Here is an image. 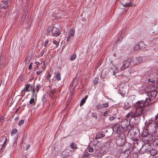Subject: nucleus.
Masks as SVG:
<instances>
[{
  "label": "nucleus",
  "mask_w": 158,
  "mask_h": 158,
  "mask_svg": "<svg viewBox=\"0 0 158 158\" xmlns=\"http://www.w3.org/2000/svg\"><path fill=\"white\" fill-rule=\"evenodd\" d=\"M102 108H106L108 107L109 106V102H107L102 104H101Z\"/></svg>",
  "instance_id": "nucleus-36"
},
{
  "label": "nucleus",
  "mask_w": 158,
  "mask_h": 158,
  "mask_svg": "<svg viewBox=\"0 0 158 158\" xmlns=\"http://www.w3.org/2000/svg\"><path fill=\"white\" fill-rule=\"evenodd\" d=\"M153 145L154 147L158 148V139H156L153 142Z\"/></svg>",
  "instance_id": "nucleus-26"
},
{
  "label": "nucleus",
  "mask_w": 158,
  "mask_h": 158,
  "mask_svg": "<svg viewBox=\"0 0 158 158\" xmlns=\"http://www.w3.org/2000/svg\"><path fill=\"white\" fill-rule=\"evenodd\" d=\"M7 140V138L5 136H4L1 138L0 139V145L2 146V148L6 145Z\"/></svg>",
  "instance_id": "nucleus-11"
},
{
  "label": "nucleus",
  "mask_w": 158,
  "mask_h": 158,
  "mask_svg": "<svg viewBox=\"0 0 158 158\" xmlns=\"http://www.w3.org/2000/svg\"><path fill=\"white\" fill-rule=\"evenodd\" d=\"M32 64H33L32 62L30 63L29 65V67H28L29 70H31V68L32 67Z\"/></svg>",
  "instance_id": "nucleus-55"
},
{
  "label": "nucleus",
  "mask_w": 158,
  "mask_h": 158,
  "mask_svg": "<svg viewBox=\"0 0 158 158\" xmlns=\"http://www.w3.org/2000/svg\"><path fill=\"white\" fill-rule=\"evenodd\" d=\"M138 156L137 154L135 153L132 155V156L130 158H138Z\"/></svg>",
  "instance_id": "nucleus-49"
},
{
  "label": "nucleus",
  "mask_w": 158,
  "mask_h": 158,
  "mask_svg": "<svg viewBox=\"0 0 158 158\" xmlns=\"http://www.w3.org/2000/svg\"><path fill=\"white\" fill-rule=\"evenodd\" d=\"M69 153L67 150H64L63 151L62 154V156L64 158H67L69 156Z\"/></svg>",
  "instance_id": "nucleus-21"
},
{
  "label": "nucleus",
  "mask_w": 158,
  "mask_h": 158,
  "mask_svg": "<svg viewBox=\"0 0 158 158\" xmlns=\"http://www.w3.org/2000/svg\"><path fill=\"white\" fill-rule=\"evenodd\" d=\"M94 83V85H96L98 83V78H95L94 79L93 81Z\"/></svg>",
  "instance_id": "nucleus-51"
},
{
  "label": "nucleus",
  "mask_w": 158,
  "mask_h": 158,
  "mask_svg": "<svg viewBox=\"0 0 158 158\" xmlns=\"http://www.w3.org/2000/svg\"><path fill=\"white\" fill-rule=\"evenodd\" d=\"M69 35L72 37H73L75 34V30L73 29H71L69 32Z\"/></svg>",
  "instance_id": "nucleus-35"
},
{
  "label": "nucleus",
  "mask_w": 158,
  "mask_h": 158,
  "mask_svg": "<svg viewBox=\"0 0 158 158\" xmlns=\"http://www.w3.org/2000/svg\"><path fill=\"white\" fill-rule=\"evenodd\" d=\"M31 86L29 84H27L26 86L24 88V90H25L27 92H28L30 91V90L29 89V88H31Z\"/></svg>",
  "instance_id": "nucleus-33"
},
{
  "label": "nucleus",
  "mask_w": 158,
  "mask_h": 158,
  "mask_svg": "<svg viewBox=\"0 0 158 158\" xmlns=\"http://www.w3.org/2000/svg\"><path fill=\"white\" fill-rule=\"evenodd\" d=\"M92 116L93 117L95 118L96 119H97V114L95 113H92Z\"/></svg>",
  "instance_id": "nucleus-48"
},
{
  "label": "nucleus",
  "mask_w": 158,
  "mask_h": 158,
  "mask_svg": "<svg viewBox=\"0 0 158 158\" xmlns=\"http://www.w3.org/2000/svg\"><path fill=\"white\" fill-rule=\"evenodd\" d=\"M89 154L87 152H85L81 158H88Z\"/></svg>",
  "instance_id": "nucleus-34"
},
{
  "label": "nucleus",
  "mask_w": 158,
  "mask_h": 158,
  "mask_svg": "<svg viewBox=\"0 0 158 158\" xmlns=\"http://www.w3.org/2000/svg\"><path fill=\"white\" fill-rule=\"evenodd\" d=\"M143 45V44L142 43H139L136 44L134 48V50L137 51L143 48L142 46Z\"/></svg>",
  "instance_id": "nucleus-15"
},
{
  "label": "nucleus",
  "mask_w": 158,
  "mask_h": 158,
  "mask_svg": "<svg viewBox=\"0 0 158 158\" xmlns=\"http://www.w3.org/2000/svg\"><path fill=\"white\" fill-rule=\"evenodd\" d=\"M134 142L133 143V147L135 148L138 145L139 140L137 139V140H133Z\"/></svg>",
  "instance_id": "nucleus-37"
},
{
  "label": "nucleus",
  "mask_w": 158,
  "mask_h": 158,
  "mask_svg": "<svg viewBox=\"0 0 158 158\" xmlns=\"http://www.w3.org/2000/svg\"><path fill=\"white\" fill-rule=\"evenodd\" d=\"M70 147L73 149L76 150L77 148V145L74 142H72L70 144Z\"/></svg>",
  "instance_id": "nucleus-25"
},
{
  "label": "nucleus",
  "mask_w": 158,
  "mask_h": 158,
  "mask_svg": "<svg viewBox=\"0 0 158 158\" xmlns=\"http://www.w3.org/2000/svg\"><path fill=\"white\" fill-rule=\"evenodd\" d=\"M52 33L53 35L54 36H58L60 35V32L59 29L55 27H53L52 30Z\"/></svg>",
  "instance_id": "nucleus-10"
},
{
  "label": "nucleus",
  "mask_w": 158,
  "mask_h": 158,
  "mask_svg": "<svg viewBox=\"0 0 158 158\" xmlns=\"http://www.w3.org/2000/svg\"><path fill=\"white\" fill-rule=\"evenodd\" d=\"M127 130L128 135L130 134V138L132 140H137L140 138V133L138 129L136 127H135L133 126L131 129Z\"/></svg>",
  "instance_id": "nucleus-1"
},
{
  "label": "nucleus",
  "mask_w": 158,
  "mask_h": 158,
  "mask_svg": "<svg viewBox=\"0 0 158 158\" xmlns=\"http://www.w3.org/2000/svg\"><path fill=\"white\" fill-rule=\"evenodd\" d=\"M142 58L141 57H139L135 58L132 57V65H134L135 64H139L142 60Z\"/></svg>",
  "instance_id": "nucleus-9"
},
{
  "label": "nucleus",
  "mask_w": 158,
  "mask_h": 158,
  "mask_svg": "<svg viewBox=\"0 0 158 158\" xmlns=\"http://www.w3.org/2000/svg\"><path fill=\"white\" fill-rule=\"evenodd\" d=\"M24 122V121L23 120H20L18 123V125L19 126H20L23 124Z\"/></svg>",
  "instance_id": "nucleus-50"
},
{
  "label": "nucleus",
  "mask_w": 158,
  "mask_h": 158,
  "mask_svg": "<svg viewBox=\"0 0 158 158\" xmlns=\"http://www.w3.org/2000/svg\"><path fill=\"white\" fill-rule=\"evenodd\" d=\"M9 2V1H7L6 2L4 1V0H2V1L0 3L1 8L4 9H6L8 6Z\"/></svg>",
  "instance_id": "nucleus-12"
},
{
  "label": "nucleus",
  "mask_w": 158,
  "mask_h": 158,
  "mask_svg": "<svg viewBox=\"0 0 158 158\" xmlns=\"http://www.w3.org/2000/svg\"><path fill=\"white\" fill-rule=\"evenodd\" d=\"M71 36L69 35L68 36L67 39H66V41L68 42L70 39Z\"/></svg>",
  "instance_id": "nucleus-56"
},
{
  "label": "nucleus",
  "mask_w": 158,
  "mask_h": 158,
  "mask_svg": "<svg viewBox=\"0 0 158 158\" xmlns=\"http://www.w3.org/2000/svg\"><path fill=\"white\" fill-rule=\"evenodd\" d=\"M151 100H152L150 97H148L146 98L145 101H144V102L145 104V106H147L149 105V102Z\"/></svg>",
  "instance_id": "nucleus-22"
},
{
  "label": "nucleus",
  "mask_w": 158,
  "mask_h": 158,
  "mask_svg": "<svg viewBox=\"0 0 158 158\" xmlns=\"http://www.w3.org/2000/svg\"><path fill=\"white\" fill-rule=\"evenodd\" d=\"M51 74L49 73H48L47 76L46 77V79L48 80L49 82H50L51 79H50Z\"/></svg>",
  "instance_id": "nucleus-46"
},
{
  "label": "nucleus",
  "mask_w": 158,
  "mask_h": 158,
  "mask_svg": "<svg viewBox=\"0 0 158 158\" xmlns=\"http://www.w3.org/2000/svg\"><path fill=\"white\" fill-rule=\"evenodd\" d=\"M56 80L59 81L60 80V73H58L56 76Z\"/></svg>",
  "instance_id": "nucleus-42"
},
{
  "label": "nucleus",
  "mask_w": 158,
  "mask_h": 158,
  "mask_svg": "<svg viewBox=\"0 0 158 158\" xmlns=\"http://www.w3.org/2000/svg\"><path fill=\"white\" fill-rule=\"evenodd\" d=\"M88 96L87 95H86L85 97L84 98H83L81 101V103L80 104V105L81 106L83 105L84 104L85 102L87 99V98H88Z\"/></svg>",
  "instance_id": "nucleus-28"
},
{
  "label": "nucleus",
  "mask_w": 158,
  "mask_h": 158,
  "mask_svg": "<svg viewBox=\"0 0 158 158\" xmlns=\"http://www.w3.org/2000/svg\"><path fill=\"white\" fill-rule=\"evenodd\" d=\"M97 156L98 158H101L103 156V154H102L101 152L99 151L97 154Z\"/></svg>",
  "instance_id": "nucleus-43"
},
{
  "label": "nucleus",
  "mask_w": 158,
  "mask_h": 158,
  "mask_svg": "<svg viewBox=\"0 0 158 158\" xmlns=\"http://www.w3.org/2000/svg\"><path fill=\"white\" fill-rule=\"evenodd\" d=\"M119 125L118 123H116L114 124L113 127V131H116L118 129L119 127Z\"/></svg>",
  "instance_id": "nucleus-27"
},
{
  "label": "nucleus",
  "mask_w": 158,
  "mask_h": 158,
  "mask_svg": "<svg viewBox=\"0 0 158 158\" xmlns=\"http://www.w3.org/2000/svg\"><path fill=\"white\" fill-rule=\"evenodd\" d=\"M31 90L32 91V97L34 98L35 96H36V94L35 95V90L32 85L31 86Z\"/></svg>",
  "instance_id": "nucleus-29"
},
{
  "label": "nucleus",
  "mask_w": 158,
  "mask_h": 158,
  "mask_svg": "<svg viewBox=\"0 0 158 158\" xmlns=\"http://www.w3.org/2000/svg\"><path fill=\"white\" fill-rule=\"evenodd\" d=\"M42 72V71H41L40 70L39 71H38L36 73V74L38 75H39Z\"/></svg>",
  "instance_id": "nucleus-60"
},
{
  "label": "nucleus",
  "mask_w": 158,
  "mask_h": 158,
  "mask_svg": "<svg viewBox=\"0 0 158 158\" xmlns=\"http://www.w3.org/2000/svg\"><path fill=\"white\" fill-rule=\"evenodd\" d=\"M124 35V34H122L118 38L115 43L117 44H118L119 42L121 41Z\"/></svg>",
  "instance_id": "nucleus-31"
},
{
  "label": "nucleus",
  "mask_w": 158,
  "mask_h": 158,
  "mask_svg": "<svg viewBox=\"0 0 158 158\" xmlns=\"http://www.w3.org/2000/svg\"><path fill=\"white\" fill-rule=\"evenodd\" d=\"M18 131L16 129H13L11 132V135H13L15 134L16 133H17Z\"/></svg>",
  "instance_id": "nucleus-45"
},
{
  "label": "nucleus",
  "mask_w": 158,
  "mask_h": 158,
  "mask_svg": "<svg viewBox=\"0 0 158 158\" xmlns=\"http://www.w3.org/2000/svg\"><path fill=\"white\" fill-rule=\"evenodd\" d=\"M35 64H36L37 65H39L40 64H42V62H40L39 61H36L35 63Z\"/></svg>",
  "instance_id": "nucleus-58"
},
{
  "label": "nucleus",
  "mask_w": 158,
  "mask_h": 158,
  "mask_svg": "<svg viewBox=\"0 0 158 158\" xmlns=\"http://www.w3.org/2000/svg\"><path fill=\"white\" fill-rule=\"evenodd\" d=\"M146 144L147 145H143L140 149L139 151L140 154H143L144 153L150 152L151 149V145L148 143Z\"/></svg>",
  "instance_id": "nucleus-7"
},
{
  "label": "nucleus",
  "mask_w": 158,
  "mask_h": 158,
  "mask_svg": "<svg viewBox=\"0 0 158 158\" xmlns=\"http://www.w3.org/2000/svg\"><path fill=\"white\" fill-rule=\"evenodd\" d=\"M102 60H100V61L98 63V67H99V66H100L101 65V64H102Z\"/></svg>",
  "instance_id": "nucleus-59"
},
{
  "label": "nucleus",
  "mask_w": 158,
  "mask_h": 158,
  "mask_svg": "<svg viewBox=\"0 0 158 158\" xmlns=\"http://www.w3.org/2000/svg\"><path fill=\"white\" fill-rule=\"evenodd\" d=\"M131 119L128 118H126L122 119L121 121V126L123 128L126 127V131L129 130L130 128L131 129L133 127V126L130 124Z\"/></svg>",
  "instance_id": "nucleus-4"
},
{
  "label": "nucleus",
  "mask_w": 158,
  "mask_h": 158,
  "mask_svg": "<svg viewBox=\"0 0 158 158\" xmlns=\"http://www.w3.org/2000/svg\"><path fill=\"white\" fill-rule=\"evenodd\" d=\"M36 101H35L34 98H32L29 101V103L31 105H35V104Z\"/></svg>",
  "instance_id": "nucleus-39"
},
{
  "label": "nucleus",
  "mask_w": 158,
  "mask_h": 158,
  "mask_svg": "<svg viewBox=\"0 0 158 158\" xmlns=\"http://www.w3.org/2000/svg\"><path fill=\"white\" fill-rule=\"evenodd\" d=\"M100 152H101L102 154H103V156L106 154V152L105 151H103V150H100Z\"/></svg>",
  "instance_id": "nucleus-53"
},
{
  "label": "nucleus",
  "mask_w": 158,
  "mask_h": 158,
  "mask_svg": "<svg viewBox=\"0 0 158 158\" xmlns=\"http://www.w3.org/2000/svg\"><path fill=\"white\" fill-rule=\"evenodd\" d=\"M146 106L143 100H141L137 102L136 108H141L143 110V107Z\"/></svg>",
  "instance_id": "nucleus-13"
},
{
  "label": "nucleus",
  "mask_w": 158,
  "mask_h": 158,
  "mask_svg": "<svg viewBox=\"0 0 158 158\" xmlns=\"http://www.w3.org/2000/svg\"><path fill=\"white\" fill-rule=\"evenodd\" d=\"M131 147V144L129 143H126L123 147V148L126 151H130V148Z\"/></svg>",
  "instance_id": "nucleus-17"
},
{
  "label": "nucleus",
  "mask_w": 158,
  "mask_h": 158,
  "mask_svg": "<svg viewBox=\"0 0 158 158\" xmlns=\"http://www.w3.org/2000/svg\"><path fill=\"white\" fill-rule=\"evenodd\" d=\"M94 150V148H93L90 147L89 148L88 151L89 152H93Z\"/></svg>",
  "instance_id": "nucleus-52"
},
{
  "label": "nucleus",
  "mask_w": 158,
  "mask_h": 158,
  "mask_svg": "<svg viewBox=\"0 0 158 158\" xmlns=\"http://www.w3.org/2000/svg\"><path fill=\"white\" fill-rule=\"evenodd\" d=\"M76 55L75 54H73L71 56L70 60L72 61L73 60L76 58Z\"/></svg>",
  "instance_id": "nucleus-41"
},
{
  "label": "nucleus",
  "mask_w": 158,
  "mask_h": 158,
  "mask_svg": "<svg viewBox=\"0 0 158 158\" xmlns=\"http://www.w3.org/2000/svg\"><path fill=\"white\" fill-rule=\"evenodd\" d=\"M117 117L115 115H114L112 116H110L109 118V120L110 121H112L116 119Z\"/></svg>",
  "instance_id": "nucleus-40"
},
{
  "label": "nucleus",
  "mask_w": 158,
  "mask_h": 158,
  "mask_svg": "<svg viewBox=\"0 0 158 158\" xmlns=\"http://www.w3.org/2000/svg\"><path fill=\"white\" fill-rule=\"evenodd\" d=\"M133 0H129V1L128 2L126 3L125 4H122L124 7H130L133 6L132 2Z\"/></svg>",
  "instance_id": "nucleus-18"
},
{
  "label": "nucleus",
  "mask_w": 158,
  "mask_h": 158,
  "mask_svg": "<svg viewBox=\"0 0 158 158\" xmlns=\"http://www.w3.org/2000/svg\"><path fill=\"white\" fill-rule=\"evenodd\" d=\"M4 60L2 57H0V67L2 66H3L4 67H5L4 66Z\"/></svg>",
  "instance_id": "nucleus-38"
},
{
  "label": "nucleus",
  "mask_w": 158,
  "mask_h": 158,
  "mask_svg": "<svg viewBox=\"0 0 158 158\" xmlns=\"http://www.w3.org/2000/svg\"><path fill=\"white\" fill-rule=\"evenodd\" d=\"M153 119L152 120L151 119V120H148V123L150 124L152 123L153 122Z\"/></svg>",
  "instance_id": "nucleus-62"
},
{
  "label": "nucleus",
  "mask_w": 158,
  "mask_h": 158,
  "mask_svg": "<svg viewBox=\"0 0 158 158\" xmlns=\"http://www.w3.org/2000/svg\"><path fill=\"white\" fill-rule=\"evenodd\" d=\"M130 117H131V118L134 119V112L132 111L130 112L126 115V118H128Z\"/></svg>",
  "instance_id": "nucleus-24"
},
{
  "label": "nucleus",
  "mask_w": 158,
  "mask_h": 158,
  "mask_svg": "<svg viewBox=\"0 0 158 158\" xmlns=\"http://www.w3.org/2000/svg\"><path fill=\"white\" fill-rule=\"evenodd\" d=\"M116 143L118 146H123L126 142L125 136L124 134L120 135H117L116 137Z\"/></svg>",
  "instance_id": "nucleus-3"
},
{
  "label": "nucleus",
  "mask_w": 158,
  "mask_h": 158,
  "mask_svg": "<svg viewBox=\"0 0 158 158\" xmlns=\"http://www.w3.org/2000/svg\"><path fill=\"white\" fill-rule=\"evenodd\" d=\"M141 136L142 140L145 144H148L153 140V137L147 129L143 131Z\"/></svg>",
  "instance_id": "nucleus-2"
},
{
  "label": "nucleus",
  "mask_w": 158,
  "mask_h": 158,
  "mask_svg": "<svg viewBox=\"0 0 158 158\" xmlns=\"http://www.w3.org/2000/svg\"><path fill=\"white\" fill-rule=\"evenodd\" d=\"M108 115L107 111H106L104 113L103 116H106Z\"/></svg>",
  "instance_id": "nucleus-63"
},
{
  "label": "nucleus",
  "mask_w": 158,
  "mask_h": 158,
  "mask_svg": "<svg viewBox=\"0 0 158 158\" xmlns=\"http://www.w3.org/2000/svg\"><path fill=\"white\" fill-rule=\"evenodd\" d=\"M27 13V12L26 11L24 12L23 15L22 17L21 23L22 24L24 21L26 17Z\"/></svg>",
  "instance_id": "nucleus-23"
},
{
  "label": "nucleus",
  "mask_w": 158,
  "mask_h": 158,
  "mask_svg": "<svg viewBox=\"0 0 158 158\" xmlns=\"http://www.w3.org/2000/svg\"><path fill=\"white\" fill-rule=\"evenodd\" d=\"M41 88V86L39 84H38L37 86H36V90L37 91V92H39V91L40 89Z\"/></svg>",
  "instance_id": "nucleus-47"
},
{
  "label": "nucleus",
  "mask_w": 158,
  "mask_h": 158,
  "mask_svg": "<svg viewBox=\"0 0 158 158\" xmlns=\"http://www.w3.org/2000/svg\"><path fill=\"white\" fill-rule=\"evenodd\" d=\"M115 69H116L115 67L112 68L111 67H109L108 68V73L111 75H115L116 72L114 70Z\"/></svg>",
  "instance_id": "nucleus-16"
},
{
  "label": "nucleus",
  "mask_w": 158,
  "mask_h": 158,
  "mask_svg": "<svg viewBox=\"0 0 158 158\" xmlns=\"http://www.w3.org/2000/svg\"><path fill=\"white\" fill-rule=\"evenodd\" d=\"M157 94V92L156 91H152L151 92L149 93L148 94V97H150V98L153 100L156 97Z\"/></svg>",
  "instance_id": "nucleus-14"
},
{
  "label": "nucleus",
  "mask_w": 158,
  "mask_h": 158,
  "mask_svg": "<svg viewBox=\"0 0 158 158\" xmlns=\"http://www.w3.org/2000/svg\"><path fill=\"white\" fill-rule=\"evenodd\" d=\"M158 118V116L156 114L155 116L154 120H156Z\"/></svg>",
  "instance_id": "nucleus-64"
},
{
  "label": "nucleus",
  "mask_w": 158,
  "mask_h": 158,
  "mask_svg": "<svg viewBox=\"0 0 158 158\" xmlns=\"http://www.w3.org/2000/svg\"><path fill=\"white\" fill-rule=\"evenodd\" d=\"M105 136V134L104 133L102 132H101L99 133H98L96 135L95 138L96 139H99L102 138Z\"/></svg>",
  "instance_id": "nucleus-20"
},
{
  "label": "nucleus",
  "mask_w": 158,
  "mask_h": 158,
  "mask_svg": "<svg viewBox=\"0 0 158 158\" xmlns=\"http://www.w3.org/2000/svg\"><path fill=\"white\" fill-rule=\"evenodd\" d=\"M116 132L117 134H118L117 135H120L121 134H124L123 132V131L121 128L119 127L118 129L116 131Z\"/></svg>",
  "instance_id": "nucleus-30"
},
{
  "label": "nucleus",
  "mask_w": 158,
  "mask_h": 158,
  "mask_svg": "<svg viewBox=\"0 0 158 158\" xmlns=\"http://www.w3.org/2000/svg\"><path fill=\"white\" fill-rule=\"evenodd\" d=\"M48 42L49 40H46L45 42L44 46L45 47L46 46V45L48 44Z\"/></svg>",
  "instance_id": "nucleus-57"
},
{
  "label": "nucleus",
  "mask_w": 158,
  "mask_h": 158,
  "mask_svg": "<svg viewBox=\"0 0 158 158\" xmlns=\"http://www.w3.org/2000/svg\"><path fill=\"white\" fill-rule=\"evenodd\" d=\"M30 147V145L29 144H27V145L26 148H25V150H28V149Z\"/></svg>",
  "instance_id": "nucleus-61"
},
{
  "label": "nucleus",
  "mask_w": 158,
  "mask_h": 158,
  "mask_svg": "<svg viewBox=\"0 0 158 158\" xmlns=\"http://www.w3.org/2000/svg\"><path fill=\"white\" fill-rule=\"evenodd\" d=\"M102 108L101 104H99L95 106V109L97 110L101 109Z\"/></svg>",
  "instance_id": "nucleus-44"
},
{
  "label": "nucleus",
  "mask_w": 158,
  "mask_h": 158,
  "mask_svg": "<svg viewBox=\"0 0 158 158\" xmlns=\"http://www.w3.org/2000/svg\"><path fill=\"white\" fill-rule=\"evenodd\" d=\"M121 150L119 158H127L130 153V151Z\"/></svg>",
  "instance_id": "nucleus-8"
},
{
  "label": "nucleus",
  "mask_w": 158,
  "mask_h": 158,
  "mask_svg": "<svg viewBox=\"0 0 158 158\" xmlns=\"http://www.w3.org/2000/svg\"><path fill=\"white\" fill-rule=\"evenodd\" d=\"M76 82H73V84L72 85V86L73 87V88L72 89L71 88L70 89V93H69L70 94H72V92H73V90L75 87V85H76Z\"/></svg>",
  "instance_id": "nucleus-32"
},
{
  "label": "nucleus",
  "mask_w": 158,
  "mask_h": 158,
  "mask_svg": "<svg viewBox=\"0 0 158 158\" xmlns=\"http://www.w3.org/2000/svg\"><path fill=\"white\" fill-rule=\"evenodd\" d=\"M149 152L150 155L152 156L156 155L157 153V150L154 148L151 149Z\"/></svg>",
  "instance_id": "nucleus-19"
},
{
  "label": "nucleus",
  "mask_w": 158,
  "mask_h": 158,
  "mask_svg": "<svg viewBox=\"0 0 158 158\" xmlns=\"http://www.w3.org/2000/svg\"><path fill=\"white\" fill-rule=\"evenodd\" d=\"M143 110L141 108H137L136 109L135 112L134 113V119L135 120L137 118V120L139 121L140 120V117L143 114Z\"/></svg>",
  "instance_id": "nucleus-6"
},
{
  "label": "nucleus",
  "mask_w": 158,
  "mask_h": 158,
  "mask_svg": "<svg viewBox=\"0 0 158 158\" xmlns=\"http://www.w3.org/2000/svg\"><path fill=\"white\" fill-rule=\"evenodd\" d=\"M132 57H131L127 58L126 60L124 61L123 64L121 68L120 69L121 70H123L125 69L128 67L130 65L131 67L134 66V65H132Z\"/></svg>",
  "instance_id": "nucleus-5"
},
{
  "label": "nucleus",
  "mask_w": 158,
  "mask_h": 158,
  "mask_svg": "<svg viewBox=\"0 0 158 158\" xmlns=\"http://www.w3.org/2000/svg\"><path fill=\"white\" fill-rule=\"evenodd\" d=\"M149 81H150V82H152V84H154L155 82V80L154 79H149Z\"/></svg>",
  "instance_id": "nucleus-54"
}]
</instances>
